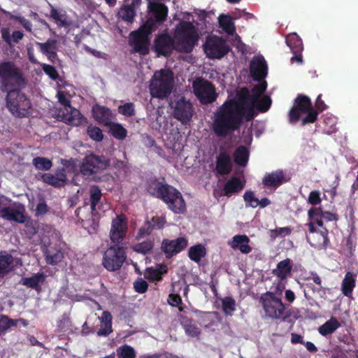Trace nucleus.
Masks as SVG:
<instances>
[{"mask_svg": "<svg viewBox=\"0 0 358 358\" xmlns=\"http://www.w3.org/2000/svg\"><path fill=\"white\" fill-rule=\"evenodd\" d=\"M266 83L256 85L251 92L244 87L236 96L227 99L214 113L213 130L219 137H226L240 129L244 122L252 121L257 115L255 105L266 91Z\"/></svg>", "mask_w": 358, "mask_h": 358, "instance_id": "1", "label": "nucleus"}, {"mask_svg": "<svg viewBox=\"0 0 358 358\" xmlns=\"http://www.w3.org/2000/svg\"><path fill=\"white\" fill-rule=\"evenodd\" d=\"M147 190L152 196L163 201L174 213L183 214L186 211L185 201L176 187L154 179L148 182Z\"/></svg>", "mask_w": 358, "mask_h": 358, "instance_id": "2", "label": "nucleus"}, {"mask_svg": "<svg viewBox=\"0 0 358 358\" xmlns=\"http://www.w3.org/2000/svg\"><path fill=\"white\" fill-rule=\"evenodd\" d=\"M147 190L152 196L163 201L174 213L183 214L186 211L185 201L176 187L154 179L148 182Z\"/></svg>", "mask_w": 358, "mask_h": 358, "instance_id": "3", "label": "nucleus"}, {"mask_svg": "<svg viewBox=\"0 0 358 358\" xmlns=\"http://www.w3.org/2000/svg\"><path fill=\"white\" fill-rule=\"evenodd\" d=\"M199 38L196 29L192 22H180L177 25L174 34L176 50L179 52L190 53Z\"/></svg>", "mask_w": 358, "mask_h": 358, "instance_id": "4", "label": "nucleus"}, {"mask_svg": "<svg viewBox=\"0 0 358 358\" xmlns=\"http://www.w3.org/2000/svg\"><path fill=\"white\" fill-rule=\"evenodd\" d=\"M26 85L22 69L13 62H0V88L2 91L11 88H21Z\"/></svg>", "mask_w": 358, "mask_h": 358, "instance_id": "5", "label": "nucleus"}, {"mask_svg": "<svg viewBox=\"0 0 358 358\" xmlns=\"http://www.w3.org/2000/svg\"><path fill=\"white\" fill-rule=\"evenodd\" d=\"M259 303L264 310L266 317L273 320L285 321L291 316L287 305L283 303L281 298L278 297L272 292L263 293L259 298Z\"/></svg>", "mask_w": 358, "mask_h": 358, "instance_id": "6", "label": "nucleus"}, {"mask_svg": "<svg viewBox=\"0 0 358 358\" xmlns=\"http://www.w3.org/2000/svg\"><path fill=\"white\" fill-rule=\"evenodd\" d=\"M154 28V20L152 18H148L137 30L129 34V44L133 48L134 52L141 55L149 53L150 35Z\"/></svg>", "mask_w": 358, "mask_h": 358, "instance_id": "7", "label": "nucleus"}, {"mask_svg": "<svg viewBox=\"0 0 358 358\" xmlns=\"http://www.w3.org/2000/svg\"><path fill=\"white\" fill-rule=\"evenodd\" d=\"M173 82V73L171 70L155 72L149 87L150 95L160 99L167 98L172 92Z\"/></svg>", "mask_w": 358, "mask_h": 358, "instance_id": "8", "label": "nucleus"}, {"mask_svg": "<svg viewBox=\"0 0 358 358\" xmlns=\"http://www.w3.org/2000/svg\"><path fill=\"white\" fill-rule=\"evenodd\" d=\"M4 92H7V108L13 115L23 117H27L31 114V101L19 88H11Z\"/></svg>", "mask_w": 358, "mask_h": 358, "instance_id": "9", "label": "nucleus"}, {"mask_svg": "<svg viewBox=\"0 0 358 358\" xmlns=\"http://www.w3.org/2000/svg\"><path fill=\"white\" fill-rule=\"evenodd\" d=\"M126 250L125 247L120 245L108 247L103 255V266L110 272L120 270L127 257Z\"/></svg>", "mask_w": 358, "mask_h": 358, "instance_id": "10", "label": "nucleus"}, {"mask_svg": "<svg viewBox=\"0 0 358 358\" xmlns=\"http://www.w3.org/2000/svg\"><path fill=\"white\" fill-rule=\"evenodd\" d=\"M110 159L103 155H86L81 163L80 171L83 176L95 180L96 175L110 166Z\"/></svg>", "mask_w": 358, "mask_h": 358, "instance_id": "11", "label": "nucleus"}, {"mask_svg": "<svg viewBox=\"0 0 358 358\" xmlns=\"http://www.w3.org/2000/svg\"><path fill=\"white\" fill-rule=\"evenodd\" d=\"M193 92L202 104H208L214 102L217 94L213 83L203 78H197L192 84Z\"/></svg>", "mask_w": 358, "mask_h": 358, "instance_id": "12", "label": "nucleus"}, {"mask_svg": "<svg viewBox=\"0 0 358 358\" xmlns=\"http://www.w3.org/2000/svg\"><path fill=\"white\" fill-rule=\"evenodd\" d=\"M229 47L221 37H208L204 45V51L210 59H221L229 52Z\"/></svg>", "mask_w": 358, "mask_h": 358, "instance_id": "13", "label": "nucleus"}, {"mask_svg": "<svg viewBox=\"0 0 358 358\" xmlns=\"http://www.w3.org/2000/svg\"><path fill=\"white\" fill-rule=\"evenodd\" d=\"M313 107L310 99L304 94H298L294 101V106L289 111V120L292 124L296 123L304 114Z\"/></svg>", "mask_w": 358, "mask_h": 358, "instance_id": "14", "label": "nucleus"}, {"mask_svg": "<svg viewBox=\"0 0 358 358\" xmlns=\"http://www.w3.org/2000/svg\"><path fill=\"white\" fill-rule=\"evenodd\" d=\"M127 232V220L124 215L116 216L112 221L110 238L114 245H120Z\"/></svg>", "mask_w": 358, "mask_h": 358, "instance_id": "15", "label": "nucleus"}, {"mask_svg": "<svg viewBox=\"0 0 358 358\" xmlns=\"http://www.w3.org/2000/svg\"><path fill=\"white\" fill-rule=\"evenodd\" d=\"M188 245V241L185 237H178L173 240L165 238L162 241L161 250L166 258L170 259L184 250Z\"/></svg>", "mask_w": 358, "mask_h": 358, "instance_id": "16", "label": "nucleus"}, {"mask_svg": "<svg viewBox=\"0 0 358 358\" xmlns=\"http://www.w3.org/2000/svg\"><path fill=\"white\" fill-rule=\"evenodd\" d=\"M153 48L158 55L169 56L176 50L175 39L167 33L160 34L156 36Z\"/></svg>", "mask_w": 358, "mask_h": 358, "instance_id": "17", "label": "nucleus"}, {"mask_svg": "<svg viewBox=\"0 0 358 358\" xmlns=\"http://www.w3.org/2000/svg\"><path fill=\"white\" fill-rule=\"evenodd\" d=\"M173 108V116L182 124L189 122L193 115L192 104L186 101L184 96H181L175 103Z\"/></svg>", "mask_w": 358, "mask_h": 358, "instance_id": "18", "label": "nucleus"}, {"mask_svg": "<svg viewBox=\"0 0 358 358\" xmlns=\"http://www.w3.org/2000/svg\"><path fill=\"white\" fill-rule=\"evenodd\" d=\"M233 168V162L230 152L223 147H220V152L216 157L215 171L220 176L228 175Z\"/></svg>", "mask_w": 358, "mask_h": 358, "instance_id": "19", "label": "nucleus"}, {"mask_svg": "<svg viewBox=\"0 0 358 358\" xmlns=\"http://www.w3.org/2000/svg\"><path fill=\"white\" fill-rule=\"evenodd\" d=\"M287 181L284 171L279 169L266 173L262 179V185L274 192Z\"/></svg>", "mask_w": 358, "mask_h": 358, "instance_id": "20", "label": "nucleus"}, {"mask_svg": "<svg viewBox=\"0 0 358 358\" xmlns=\"http://www.w3.org/2000/svg\"><path fill=\"white\" fill-rule=\"evenodd\" d=\"M250 72L254 80L261 81L267 75L268 67L263 57H255L250 63Z\"/></svg>", "mask_w": 358, "mask_h": 358, "instance_id": "21", "label": "nucleus"}, {"mask_svg": "<svg viewBox=\"0 0 358 358\" xmlns=\"http://www.w3.org/2000/svg\"><path fill=\"white\" fill-rule=\"evenodd\" d=\"M142 0H126L120 8L117 15L122 20L132 23L136 15V9L141 5Z\"/></svg>", "mask_w": 358, "mask_h": 358, "instance_id": "22", "label": "nucleus"}, {"mask_svg": "<svg viewBox=\"0 0 358 358\" xmlns=\"http://www.w3.org/2000/svg\"><path fill=\"white\" fill-rule=\"evenodd\" d=\"M148 8L151 14L150 18L154 20L155 24L156 22H164L166 20L169 9L164 3L159 2L149 3Z\"/></svg>", "mask_w": 358, "mask_h": 358, "instance_id": "23", "label": "nucleus"}, {"mask_svg": "<svg viewBox=\"0 0 358 358\" xmlns=\"http://www.w3.org/2000/svg\"><path fill=\"white\" fill-rule=\"evenodd\" d=\"M92 113L96 121L104 126L110 125L113 118V113L108 108L98 104L92 107Z\"/></svg>", "mask_w": 358, "mask_h": 358, "instance_id": "24", "label": "nucleus"}, {"mask_svg": "<svg viewBox=\"0 0 358 358\" xmlns=\"http://www.w3.org/2000/svg\"><path fill=\"white\" fill-rule=\"evenodd\" d=\"M63 121L68 124L78 126L87 122V119L80 112L71 106L66 108V113H63Z\"/></svg>", "mask_w": 358, "mask_h": 358, "instance_id": "25", "label": "nucleus"}, {"mask_svg": "<svg viewBox=\"0 0 358 358\" xmlns=\"http://www.w3.org/2000/svg\"><path fill=\"white\" fill-rule=\"evenodd\" d=\"M328 234V230L324 228V230L317 232L312 236H306V238L312 247L317 249H326L329 243Z\"/></svg>", "mask_w": 358, "mask_h": 358, "instance_id": "26", "label": "nucleus"}, {"mask_svg": "<svg viewBox=\"0 0 358 358\" xmlns=\"http://www.w3.org/2000/svg\"><path fill=\"white\" fill-rule=\"evenodd\" d=\"M244 187L245 183L239 178L233 176L224 184L222 195L230 197L233 194L240 192Z\"/></svg>", "mask_w": 358, "mask_h": 358, "instance_id": "27", "label": "nucleus"}, {"mask_svg": "<svg viewBox=\"0 0 358 358\" xmlns=\"http://www.w3.org/2000/svg\"><path fill=\"white\" fill-rule=\"evenodd\" d=\"M180 322L183 327L185 334L192 338L199 337L201 333V329L198 327L196 322L185 315H181Z\"/></svg>", "mask_w": 358, "mask_h": 358, "instance_id": "28", "label": "nucleus"}, {"mask_svg": "<svg viewBox=\"0 0 358 358\" xmlns=\"http://www.w3.org/2000/svg\"><path fill=\"white\" fill-rule=\"evenodd\" d=\"M249 242L250 238L246 235H236L232 238L231 247L235 250H240L243 254H248L252 251Z\"/></svg>", "mask_w": 358, "mask_h": 358, "instance_id": "29", "label": "nucleus"}, {"mask_svg": "<svg viewBox=\"0 0 358 358\" xmlns=\"http://www.w3.org/2000/svg\"><path fill=\"white\" fill-rule=\"evenodd\" d=\"M1 217L4 220L16 222L17 223H23L24 222V215L23 212L19 209L7 206L1 208Z\"/></svg>", "mask_w": 358, "mask_h": 358, "instance_id": "30", "label": "nucleus"}, {"mask_svg": "<svg viewBox=\"0 0 358 358\" xmlns=\"http://www.w3.org/2000/svg\"><path fill=\"white\" fill-rule=\"evenodd\" d=\"M50 17L59 27H66L70 25L66 12L63 9H57L50 6Z\"/></svg>", "mask_w": 358, "mask_h": 358, "instance_id": "31", "label": "nucleus"}, {"mask_svg": "<svg viewBox=\"0 0 358 358\" xmlns=\"http://www.w3.org/2000/svg\"><path fill=\"white\" fill-rule=\"evenodd\" d=\"M355 287V275L352 272H347L341 283L342 293L348 297L352 296L353 289Z\"/></svg>", "mask_w": 358, "mask_h": 358, "instance_id": "32", "label": "nucleus"}, {"mask_svg": "<svg viewBox=\"0 0 358 358\" xmlns=\"http://www.w3.org/2000/svg\"><path fill=\"white\" fill-rule=\"evenodd\" d=\"M45 262L48 264L57 265L64 258V254L60 249L50 248L43 251Z\"/></svg>", "mask_w": 358, "mask_h": 358, "instance_id": "33", "label": "nucleus"}, {"mask_svg": "<svg viewBox=\"0 0 358 358\" xmlns=\"http://www.w3.org/2000/svg\"><path fill=\"white\" fill-rule=\"evenodd\" d=\"M249 150L244 145H239L234 152V161L241 167H245L249 159Z\"/></svg>", "mask_w": 358, "mask_h": 358, "instance_id": "34", "label": "nucleus"}, {"mask_svg": "<svg viewBox=\"0 0 358 358\" xmlns=\"http://www.w3.org/2000/svg\"><path fill=\"white\" fill-rule=\"evenodd\" d=\"M292 270V266L291 265V259L287 258L278 263L277 268L273 271V273L278 278L283 280L287 278Z\"/></svg>", "mask_w": 358, "mask_h": 358, "instance_id": "35", "label": "nucleus"}, {"mask_svg": "<svg viewBox=\"0 0 358 358\" xmlns=\"http://www.w3.org/2000/svg\"><path fill=\"white\" fill-rule=\"evenodd\" d=\"M340 327L341 323L339 321L336 317H331L319 327L318 331L322 336H327L333 334Z\"/></svg>", "mask_w": 358, "mask_h": 358, "instance_id": "36", "label": "nucleus"}, {"mask_svg": "<svg viewBox=\"0 0 358 358\" xmlns=\"http://www.w3.org/2000/svg\"><path fill=\"white\" fill-rule=\"evenodd\" d=\"M285 42L292 52H299L303 50L302 40L296 33L288 34L286 36Z\"/></svg>", "mask_w": 358, "mask_h": 358, "instance_id": "37", "label": "nucleus"}, {"mask_svg": "<svg viewBox=\"0 0 358 358\" xmlns=\"http://www.w3.org/2000/svg\"><path fill=\"white\" fill-rule=\"evenodd\" d=\"M45 275L43 273H38L29 278H23L22 284L27 287L38 289L40 283H43L45 280Z\"/></svg>", "mask_w": 358, "mask_h": 358, "instance_id": "38", "label": "nucleus"}, {"mask_svg": "<svg viewBox=\"0 0 358 358\" xmlns=\"http://www.w3.org/2000/svg\"><path fill=\"white\" fill-rule=\"evenodd\" d=\"M206 255V248L201 244H197L190 247L188 251L189 258L196 263H199L201 258L204 257Z\"/></svg>", "mask_w": 358, "mask_h": 358, "instance_id": "39", "label": "nucleus"}, {"mask_svg": "<svg viewBox=\"0 0 358 358\" xmlns=\"http://www.w3.org/2000/svg\"><path fill=\"white\" fill-rule=\"evenodd\" d=\"M219 24L220 27L228 34L232 35L236 31L233 20L229 15H220L219 17Z\"/></svg>", "mask_w": 358, "mask_h": 358, "instance_id": "40", "label": "nucleus"}, {"mask_svg": "<svg viewBox=\"0 0 358 358\" xmlns=\"http://www.w3.org/2000/svg\"><path fill=\"white\" fill-rule=\"evenodd\" d=\"M107 127H109V132L115 138L123 140L126 138L127 131L122 124L111 122L110 125H107Z\"/></svg>", "mask_w": 358, "mask_h": 358, "instance_id": "41", "label": "nucleus"}, {"mask_svg": "<svg viewBox=\"0 0 358 358\" xmlns=\"http://www.w3.org/2000/svg\"><path fill=\"white\" fill-rule=\"evenodd\" d=\"M17 326L16 319H11L6 315H0V336L6 334L12 327Z\"/></svg>", "mask_w": 358, "mask_h": 358, "instance_id": "42", "label": "nucleus"}, {"mask_svg": "<svg viewBox=\"0 0 358 358\" xmlns=\"http://www.w3.org/2000/svg\"><path fill=\"white\" fill-rule=\"evenodd\" d=\"M90 208L92 212L96 210V207L101 201L102 193L101 189L97 185H92L90 188Z\"/></svg>", "mask_w": 358, "mask_h": 358, "instance_id": "43", "label": "nucleus"}, {"mask_svg": "<svg viewBox=\"0 0 358 358\" xmlns=\"http://www.w3.org/2000/svg\"><path fill=\"white\" fill-rule=\"evenodd\" d=\"M32 164L37 170L49 171L52 166V162L44 157H36L32 159Z\"/></svg>", "mask_w": 358, "mask_h": 358, "instance_id": "44", "label": "nucleus"}, {"mask_svg": "<svg viewBox=\"0 0 358 358\" xmlns=\"http://www.w3.org/2000/svg\"><path fill=\"white\" fill-rule=\"evenodd\" d=\"M222 308L226 315H231L236 310V301L231 296H226L222 299Z\"/></svg>", "mask_w": 358, "mask_h": 358, "instance_id": "45", "label": "nucleus"}, {"mask_svg": "<svg viewBox=\"0 0 358 358\" xmlns=\"http://www.w3.org/2000/svg\"><path fill=\"white\" fill-rule=\"evenodd\" d=\"M117 356L120 358H136L134 349L128 345H124L117 350Z\"/></svg>", "mask_w": 358, "mask_h": 358, "instance_id": "46", "label": "nucleus"}, {"mask_svg": "<svg viewBox=\"0 0 358 358\" xmlns=\"http://www.w3.org/2000/svg\"><path fill=\"white\" fill-rule=\"evenodd\" d=\"M118 113L125 117H132L136 114L135 105L132 102H127L118 106Z\"/></svg>", "mask_w": 358, "mask_h": 358, "instance_id": "47", "label": "nucleus"}, {"mask_svg": "<svg viewBox=\"0 0 358 358\" xmlns=\"http://www.w3.org/2000/svg\"><path fill=\"white\" fill-rule=\"evenodd\" d=\"M153 241L149 240L136 244L134 249L136 252L138 253L146 255L151 252V250L153 249Z\"/></svg>", "mask_w": 358, "mask_h": 358, "instance_id": "48", "label": "nucleus"}, {"mask_svg": "<svg viewBox=\"0 0 358 358\" xmlns=\"http://www.w3.org/2000/svg\"><path fill=\"white\" fill-rule=\"evenodd\" d=\"M163 272L161 268H148L145 273V278L150 281H160L162 280Z\"/></svg>", "mask_w": 358, "mask_h": 358, "instance_id": "49", "label": "nucleus"}, {"mask_svg": "<svg viewBox=\"0 0 358 358\" xmlns=\"http://www.w3.org/2000/svg\"><path fill=\"white\" fill-rule=\"evenodd\" d=\"M87 133L90 138L95 141L100 142L103 138L102 130L96 126H89L87 129Z\"/></svg>", "mask_w": 358, "mask_h": 358, "instance_id": "50", "label": "nucleus"}, {"mask_svg": "<svg viewBox=\"0 0 358 358\" xmlns=\"http://www.w3.org/2000/svg\"><path fill=\"white\" fill-rule=\"evenodd\" d=\"M36 45L40 48L41 52L43 55L50 53L52 50L57 49V41L55 40H48L45 43H36Z\"/></svg>", "mask_w": 358, "mask_h": 358, "instance_id": "51", "label": "nucleus"}, {"mask_svg": "<svg viewBox=\"0 0 358 358\" xmlns=\"http://www.w3.org/2000/svg\"><path fill=\"white\" fill-rule=\"evenodd\" d=\"M271 99L269 96H265L259 98L255 105V109L261 113L266 112L271 107Z\"/></svg>", "mask_w": 358, "mask_h": 358, "instance_id": "52", "label": "nucleus"}, {"mask_svg": "<svg viewBox=\"0 0 358 358\" xmlns=\"http://www.w3.org/2000/svg\"><path fill=\"white\" fill-rule=\"evenodd\" d=\"M42 180L54 187H62L64 185L59 182V180L57 178V177L55 176L54 174L51 173H43L41 176Z\"/></svg>", "mask_w": 358, "mask_h": 358, "instance_id": "53", "label": "nucleus"}, {"mask_svg": "<svg viewBox=\"0 0 358 358\" xmlns=\"http://www.w3.org/2000/svg\"><path fill=\"white\" fill-rule=\"evenodd\" d=\"M150 224L153 230H159L164 228L166 224V218L163 216H154L150 220H146Z\"/></svg>", "mask_w": 358, "mask_h": 358, "instance_id": "54", "label": "nucleus"}, {"mask_svg": "<svg viewBox=\"0 0 358 358\" xmlns=\"http://www.w3.org/2000/svg\"><path fill=\"white\" fill-rule=\"evenodd\" d=\"M292 231V229L289 227L276 228L270 231V236L271 239H275L279 236L285 237L289 236Z\"/></svg>", "mask_w": 358, "mask_h": 358, "instance_id": "55", "label": "nucleus"}, {"mask_svg": "<svg viewBox=\"0 0 358 358\" xmlns=\"http://www.w3.org/2000/svg\"><path fill=\"white\" fill-rule=\"evenodd\" d=\"M243 199L247 206L252 208L258 206L259 199L255 196L252 191L247 190L243 195Z\"/></svg>", "mask_w": 358, "mask_h": 358, "instance_id": "56", "label": "nucleus"}, {"mask_svg": "<svg viewBox=\"0 0 358 358\" xmlns=\"http://www.w3.org/2000/svg\"><path fill=\"white\" fill-rule=\"evenodd\" d=\"M318 113L316 109L311 107V109L306 113L307 115L302 119L301 124L304 126L307 124L315 122L317 120Z\"/></svg>", "mask_w": 358, "mask_h": 358, "instance_id": "57", "label": "nucleus"}, {"mask_svg": "<svg viewBox=\"0 0 358 358\" xmlns=\"http://www.w3.org/2000/svg\"><path fill=\"white\" fill-rule=\"evenodd\" d=\"M154 230L150 227V224L146 221L145 224L138 229L136 239L140 240L150 236Z\"/></svg>", "mask_w": 358, "mask_h": 358, "instance_id": "58", "label": "nucleus"}, {"mask_svg": "<svg viewBox=\"0 0 358 358\" xmlns=\"http://www.w3.org/2000/svg\"><path fill=\"white\" fill-rule=\"evenodd\" d=\"M10 19L19 22L24 28L26 31L31 32L32 24L29 20L26 19L24 17L20 15H12L10 17Z\"/></svg>", "mask_w": 358, "mask_h": 358, "instance_id": "59", "label": "nucleus"}, {"mask_svg": "<svg viewBox=\"0 0 358 358\" xmlns=\"http://www.w3.org/2000/svg\"><path fill=\"white\" fill-rule=\"evenodd\" d=\"M135 291L140 294L147 292L148 288V282L142 278H138L134 283Z\"/></svg>", "mask_w": 358, "mask_h": 358, "instance_id": "60", "label": "nucleus"}, {"mask_svg": "<svg viewBox=\"0 0 358 358\" xmlns=\"http://www.w3.org/2000/svg\"><path fill=\"white\" fill-rule=\"evenodd\" d=\"M42 69L51 79L55 80L59 78V73L53 66L44 64L42 65Z\"/></svg>", "mask_w": 358, "mask_h": 358, "instance_id": "61", "label": "nucleus"}, {"mask_svg": "<svg viewBox=\"0 0 358 358\" xmlns=\"http://www.w3.org/2000/svg\"><path fill=\"white\" fill-rule=\"evenodd\" d=\"M308 202L313 206L320 204L322 202L320 192L317 190L310 192L308 196Z\"/></svg>", "mask_w": 358, "mask_h": 358, "instance_id": "62", "label": "nucleus"}, {"mask_svg": "<svg viewBox=\"0 0 358 358\" xmlns=\"http://www.w3.org/2000/svg\"><path fill=\"white\" fill-rule=\"evenodd\" d=\"M113 331L112 324L101 323V328L97 331L99 336H108Z\"/></svg>", "mask_w": 358, "mask_h": 358, "instance_id": "63", "label": "nucleus"}, {"mask_svg": "<svg viewBox=\"0 0 358 358\" xmlns=\"http://www.w3.org/2000/svg\"><path fill=\"white\" fill-rule=\"evenodd\" d=\"M49 210V208L44 200H41L36 208V216L43 215Z\"/></svg>", "mask_w": 358, "mask_h": 358, "instance_id": "64", "label": "nucleus"}]
</instances>
